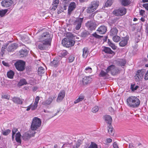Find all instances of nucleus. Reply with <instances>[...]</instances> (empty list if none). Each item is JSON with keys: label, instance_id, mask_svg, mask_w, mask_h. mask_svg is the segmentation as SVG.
Listing matches in <instances>:
<instances>
[{"label": "nucleus", "instance_id": "nucleus-1", "mask_svg": "<svg viewBox=\"0 0 148 148\" xmlns=\"http://www.w3.org/2000/svg\"><path fill=\"white\" fill-rule=\"evenodd\" d=\"M52 37V35L48 32L42 34L38 37V41L36 43L37 48L40 50L45 49L47 46L50 44Z\"/></svg>", "mask_w": 148, "mask_h": 148}, {"label": "nucleus", "instance_id": "nucleus-2", "mask_svg": "<svg viewBox=\"0 0 148 148\" xmlns=\"http://www.w3.org/2000/svg\"><path fill=\"white\" fill-rule=\"evenodd\" d=\"M140 100L137 97L134 96H131L127 99V103L130 107L136 108L140 105Z\"/></svg>", "mask_w": 148, "mask_h": 148}, {"label": "nucleus", "instance_id": "nucleus-3", "mask_svg": "<svg viewBox=\"0 0 148 148\" xmlns=\"http://www.w3.org/2000/svg\"><path fill=\"white\" fill-rule=\"evenodd\" d=\"M41 121L40 119L37 117H34L33 119L31 126V129L32 130H36L40 126Z\"/></svg>", "mask_w": 148, "mask_h": 148}, {"label": "nucleus", "instance_id": "nucleus-4", "mask_svg": "<svg viewBox=\"0 0 148 148\" xmlns=\"http://www.w3.org/2000/svg\"><path fill=\"white\" fill-rule=\"evenodd\" d=\"M25 62L22 60H18L14 64L16 69L20 71H22L25 69Z\"/></svg>", "mask_w": 148, "mask_h": 148}, {"label": "nucleus", "instance_id": "nucleus-5", "mask_svg": "<svg viewBox=\"0 0 148 148\" xmlns=\"http://www.w3.org/2000/svg\"><path fill=\"white\" fill-rule=\"evenodd\" d=\"M146 70L144 69H141L138 70L136 73L134 77L135 80L138 81L142 79L145 73Z\"/></svg>", "mask_w": 148, "mask_h": 148}, {"label": "nucleus", "instance_id": "nucleus-6", "mask_svg": "<svg viewBox=\"0 0 148 148\" xmlns=\"http://www.w3.org/2000/svg\"><path fill=\"white\" fill-rule=\"evenodd\" d=\"M75 42L69 38H65L62 41L63 45L67 47H69L74 45Z\"/></svg>", "mask_w": 148, "mask_h": 148}, {"label": "nucleus", "instance_id": "nucleus-7", "mask_svg": "<svg viewBox=\"0 0 148 148\" xmlns=\"http://www.w3.org/2000/svg\"><path fill=\"white\" fill-rule=\"evenodd\" d=\"M83 18H77L74 21L73 24L75 26V29L77 30H79L81 28Z\"/></svg>", "mask_w": 148, "mask_h": 148}, {"label": "nucleus", "instance_id": "nucleus-8", "mask_svg": "<svg viewBox=\"0 0 148 148\" xmlns=\"http://www.w3.org/2000/svg\"><path fill=\"white\" fill-rule=\"evenodd\" d=\"M107 72L110 71L113 75L116 74L119 71L118 69L114 65H112L109 66L106 70Z\"/></svg>", "mask_w": 148, "mask_h": 148}, {"label": "nucleus", "instance_id": "nucleus-9", "mask_svg": "<svg viewBox=\"0 0 148 148\" xmlns=\"http://www.w3.org/2000/svg\"><path fill=\"white\" fill-rule=\"evenodd\" d=\"M126 12V9L124 8H123L114 10L113 13L117 16H121L125 14Z\"/></svg>", "mask_w": 148, "mask_h": 148}, {"label": "nucleus", "instance_id": "nucleus-10", "mask_svg": "<svg viewBox=\"0 0 148 148\" xmlns=\"http://www.w3.org/2000/svg\"><path fill=\"white\" fill-rule=\"evenodd\" d=\"M86 26L90 30L95 29L96 27L95 23L91 21H88L86 24Z\"/></svg>", "mask_w": 148, "mask_h": 148}, {"label": "nucleus", "instance_id": "nucleus-11", "mask_svg": "<svg viewBox=\"0 0 148 148\" xmlns=\"http://www.w3.org/2000/svg\"><path fill=\"white\" fill-rule=\"evenodd\" d=\"M65 92L64 90H62L59 93L57 99L58 102L61 101L65 97Z\"/></svg>", "mask_w": 148, "mask_h": 148}, {"label": "nucleus", "instance_id": "nucleus-12", "mask_svg": "<svg viewBox=\"0 0 148 148\" xmlns=\"http://www.w3.org/2000/svg\"><path fill=\"white\" fill-rule=\"evenodd\" d=\"M2 5L5 7L10 6L12 3L11 0H3L1 2Z\"/></svg>", "mask_w": 148, "mask_h": 148}, {"label": "nucleus", "instance_id": "nucleus-13", "mask_svg": "<svg viewBox=\"0 0 148 148\" xmlns=\"http://www.w3.org/2000/svg\"><path fill=\"white\" fill-rule=\"evenodd\" d=\"M106 30L107 28L106 27L104 26H101L99 27L97 31L98 33L102 34H104L106 32Z\"/></svg>", "mask_w": 148, "mask_h": 148}, {"label": "nucleus", "instance_id": "nucleus-14", "mask_svg": "<svg viewBox=\"0 0 148 148\" xmlns=\"http://www.w3.org/2000/svg\"><path fill=\"white\" fill-rule=\"evenodd\" d=\"M76 7V4L75 2H72L70 3L68 9V13L69 14H70L72 11L75 9Z\"/></svg>", "mask_w": 148, "mask_h": 148}, {"label": "nucleus", "instance_id": "nucleus-15", "mask_svg": "<svg viewBox=\"0 0 148 148\" xmlns=\"http://www.w3.org/2000/svg\"><path fill=\"white\" fill-rule=\"evenodd\" d=\"M18 47L16 43H13L8 46V51L11 52L13 51L16 49Z\"/></svg>", "mask_w": 148, "mask_h": 148}, {"label": "nucleus", "instance_id": "nucleus-16", "mask_svg": "<svg viewBox=\"0 0 148 148\" xmlns=\"http://www.w3.org/2000/svg\"><path fill=\"white\" fill-rule=\"evenodd\" d=\"M128 40L127 37L123 38L119 43L120 46L122 47L125 46L127 44Z\"/></svg>", "mask_w": 148, "mask_h": 148}, {"label": "nucleus", "instance_id": "nucleus-17", "mask_svg": "<svg viewBox=\"0 0 148 148\" xmlns=\"http://www.w3.org/2000/svg\"><path fill=\"white\" fill-rule=\"evenodd\" d=\"M92 78L90 77H84L83 78L82 82L84 84H87L90 82Z\"/></svg>", "mask_w": 148, "mask_h": 148}, {"label": "nucleus", "instance_id": "nucleus-18", "mask_svg": "<svg viewBox=\"0 0 148 148\" xmlns=\"http://www.w3.org/2000/svg\"><path fill=\"white\" fill-rule=\"evenodd\" d=\"M55 98V97L53 96H50L45 101L44 103V104L45 105L50 104Z\"/></svg>", "mask_w": 148, "mask_h": 148}, {"label": "nucleus", "instance_id": "nucleus-19", "mask_svg": "<svg viewBox=\"0 0 148 148\" xmlns=\"http://www.w3.org/2000/svg\"><path fill=\"white\" fill-rule=\"evenodd\" d=\"M12 101L15 103L17 104H22L23 103V100L17 97H14L12 98Z\"/></svg>", "mask_w": 148, "mask_h": 148}, {"label": "nucleus", "instance_id": "nucleus-20", "mask_svg": "<svg viewBox=\"0 0 148 148\" xmlns=\"http://www.w3.org/2000/svg\"><path fill=\"white\" fill-rule=\"evenodd\" d=\"M104 119L107 123L110 124H111L112 121V117L108 115H105L104 117Z\"/></svg>", "mask_w": 148, "mask_h": 148}, {"label": "nucleus", "instance_id": "nucleus-21", "mask_svg": "<svg viewBox=\"0 0 148 148\" xmlns=\"http://www.w3.org/2000/svg\"><path fill=\"white\" fill-rule=\"evenodd\" d=\"M118 32V29L116 27H113L111 29L110 34L111 36L116 35L117 34Z\"/></svg>", "mask_w": 148, "mask_h": 148}, {"label": "nucleus", "instance_id": "nucleus-22", "mask_svg": "<svg viewBox=\"0 0 148 148\" xmlns=\"http://www.w3.org/2000/svg\"><path fill=\"white\" fill-rule=\"evenodd\" d=\"M28 52L25 49H21L19 51V56L20 57H23L27 56Z\"/></svg>", "mask_w": 148, "mask_h": 148}, {"label": "nucleus", "instance_id": "nucleus-23", "mask_svg": "<svg viewBox=\"0 0 148 148\" xmlns=\"http://www.w3.org/2000/svg\"><path fill=\"white\" fill-rule=\"evenodd\" d=\"M99 5V2L98 1H94L91 3L90 6H92L95 10L97 9Z\"/></svg>", "mask_w": 148, "mask_h": 148}, {"label": "nucleus", "instance_id": "nucleus-24", "mask_svg": "<svg viewBox=\"0 0 148 148\" xmlns=\"http://www.w3.org/2000/svg\"><path fill=\"white\" fill-rule=\"evenodd\" d=\"M82 57L84 58H86L88 55L89 52L88 48L86 47L82 49Z\"/></svg>", "mask_w": 148, "mask_h": 148}, {"label": "nucleus", "instance_id": "nucleus-25", "mask_svg": "<svg viewBox=\"0 0 148 148\" xmlns=\"http://www.w3.org/2000/svg\"><path fill=\"white\" fill-rule=\"evenodd\" d=\"M59 60H58L57 58H55L51 62V65L53 66H57L59 64Z\"/></svg>", "mask_w": 148, "mask_h": 148}, {"label": "nucleus", "instance_id": "nucleus-26", "mask_svg": "<svg viewBox=\"0 0 148 148\" xmlns=\"http://www.w3.org/2000/svg\"><path fill=\"white\" fill-rule=\"evenodd\" d=\"M21 134L19 132L16 133V140L17 143L20 144H21Z\"/></svg>", "mask_w": 148, "mask_h": 148}, {"label": "nucleus", "instance_id": "nucleus-27", "mask_svg": "<svg viewBox=\"0 0 148 148\" xmlns=\"http://www.w3.org/2000/svg\"><path fill=\"white\" fill-rule=\"evenodd\" d=\"M103 51L106 53H110L111 54H114V52L112 51L111 49L109 47H104Z\"/></svg>", "mask_w": 148, "mask_h": 148}, {"label": "nucleus", "instance_id": "nucleus-28", "mask_svg": "<svg viewBox=\"0 0 148 148\" xmlns=\"http://www.w3.org/2000/svg\"><path fill=\"white\" fill-rule=\"evenodd\" d=\"M14 75V73L12 70L8 71L7 73L8 77L10 79H12Z\"/></svg>", "mask_w": 148, "mask_h": 148}, {"label": "nucleus", "instance_id": "nucleus-29", "mask_svg": "<svg viewBox=\"0 0 148 148\" xmlns=\"http://www.w3.org/2000/svg\"><path fill=\"white\" fill-rule=\"evenodd\" d=\"M84 98V97L83 95H80L79 96L78 98L74 101V103L76 104L79 103L83 100Z\"/></svg>", "mask_w": 148, "mask_h": 148}, {"label": "nucleus", "instance_id": "nucleus-30", "mask_svg": "<svg viewBox=\"0 0 148 148\" xmlns=\"http://www.w3.org/2000/svg\"><path fill=\"white\" fill-rule=\"evenodd\" d=\"M59 3V0H54L52 3V8L55 10L57 8L58 5Z\"/></svg>", "mask_w": 148, "mask_h": 148}, {"label": "nucleus", "instance_id": "nucleus-31", "mask_svg": "<svg viewBox=\"0 0 148 148\" xmlns=\"http://www.w3.org/2000/svg\"><path fill=\"white\" fill-rule=\"evenodd\" d=\"M119 65L121 66H124L126 63V61L124 59H119L118 60Z\"/></svg>", "mask_w": 148, "mask_h": 148}, {"label": "nucleus", "instance_id": "nucleus-32", "mask_svg": "<svg viewBox=\"0 0 148 148\" xmlns=\"http://www.w3.org/2000/svg\"><path fill=\"white\" fill-rule=\"evenodd\" d=\"M108 44L109 46L111 47L112 49H116V46L109 39L108 40Z\"/></svg>", "mask_w": 148, "mask_h": 148}, {"label": "nucleus", "instance_id": "nucleus-33", "mask_svg": "<svg viewBox=\"0 0 148 148\" xmlns=\"http://www.w3.org/2000/svg\"><path fill=\"white\" fill-rule=\"evenodd\" d=\"M45 70L43 67H39L38 69V73L40 75H41L42 74L45 73Z\"/></svg>", "mask_w": 148, "mask_h": 148}, {"label": "nucleus", "instance_id": "nucleus-34", "mask_svg": "<svg viewBox=\"0 0 148 148\" xmlns=\"http://www.w3.org/2000/svg\"><path fill=\"white\" fill-rule=\"evenodd\" d=\"M27 82L26 81L25 79H21L18 83V85L19 86H22L24 85L27 84Z\"/></svg>", "mask_w": 148, "mask_h": 148}, {"label": "nucleus", "instance_id": "nucleus-35", "mask_svg": "<svg viewBox=\"0 0 148 148\" xmlns=\"http://www.w3.org/2000/svg\"><path fill=\"white\" fill-rule=\"evenodd\" d=\"M108 131L110 135H113L114 131L113 130L112 126L111 125H110L109 126L108 128Z\"/></svg>", "mask_w": 148, "mask_h": 148}, {"label": "nucleus", "instance_id": "nucleus-36", "mask_svg": "<svg viewBox=\"0 0 148 148\" xmlns=\"http://www.w3.org/2000/svg\"><path fill=\"white\" fill-rule=\"evenodd\" d=\"M108 72H107V71L106 72L102 70L101 71L99 75L100 77H107L108 76Z\"/></svg>", "mask_w": 148, "mask_h": 148}, {"label": "nucleus", "instance_id": "nucleus-37", "mask_svg": "<svg viewBox=\"0 0 148 148\" xmlns=\"http://www.w3.org/2000/svg\"><path fill=\"white\" fill-rule=\"evenodd\" d=\"M31 136L29 132L28 133H25L23 136V139L26 140L28 139Z\"/></svg>", "mask_w": 148, "mask_h": 148}, {"label": "nucleus", "instance_id": "nucleus-38", "mask_svg": "<svg viewBox=\"0 0 148 148\" xmlns=\"http://www.w3.org/2000/svg\"><path fill=\"white\" fill-rule=\"evenodd\" d=\"M112 3V0H108L105 3V6L106 7L110 6Z\"/></svg>", "mask_w": 148, "mask_h": 148}, {"label": "nucleus", "instance_id": "nucleus-39", "mask_svg": "<svg viewBox=\"0 0 148 148\" xmlns=\"http://www.w3.org/2000/svg\"><path fill=\"white\" fill-rule=\"evenodd\" d=\"M95 10L94 9L92 6L90 5L87 9L86 11L87 13H90L93 12Z\"/></svg>", "mask_w": 148, "mask_h": 148}, {"label": "nucleus", "instance_id": "nucleus-40", "mask_svg": "<svg viewBox=\"0 0 148 148\" xmlns=\"http://www.w3.org/2000/svg\"><path fill=\"white\" fill-rule=\"evenodd\" d=\"M112 39L115 42H118L120 40V37L117 36H114L112 38Z\"/></svg>", "mask_w": 148, "mask_h": 148}, {"label": "nucleus", "instance_id": "nucleus-41", "mask_svg": "<svg viewBox=\"0 0 148 148\" xmlns=\"http://www.w3.org/2000/svg\"><path fill=\"white\" fill-rule=\"evenodd\" d=\"M8 10L5 9L0 10V16L1 17H3L4 16L5 14L7 12Z\"/></svg>", "mask_w": 148, "mask_h": 148}, {"label": "nucleus", "instance_id": "nucleus-42", "mask_svg": "<svg viewBox=\"0 0 148 148\" xmlns=\"http://www.w3.org/2000/svg\"><path fill=\"white\" fill-rule=\"evenodd\" d=\"M31 107V110H36L38 106V104L34 103L33 104H31L30 105Z\"/></svg>", "mask_w": 148, "mask_h": 148}, {"label": "nucleus", "instance_id": "nucleus-43", "mask_svg": "<svg viewBox=\"0 0 148 148\" xmlns=\"http://www.w3.org/2000/svg\"><path fill=\"white\" fill-rule=\"evenodd\" d=\"M89 34L86 31H84L82 32L81 34V36L82 37H85Z\"/></svg>", "mask_w": 148, "mask_h": 148}, {"label": "nucleus", "instance_id": "nucleus-44", "mask_svg": "<svg viewBox=\"0 0 148 148\" xmlns=\"http://www.w3.org/2000/svg\"><path fill=\"white\" fill-rule=\"evenodd\" d=\"M122 4L124 6H126L129 5V1L128 0H122Z\"/></svg>", "mask_w": 148, "mask_h": 148}, {"label": "nucleus", "instance_id": "nucleus-45", "mask_svg": "<svg viewBox=\"0 0 148 148\" xmlns=\"http://www.w3.org/2000/svg\"><path fill=\"white\" fill-rule=\"evenodd\" d=\"M60 54L62 56H64L67 55L68 54L67 51L65 50H63L60 52Z\"/></svg>", "mask_w": 148, "mask_h": 148}, {"label": "nucleus", "instance_id": "nucleus-46", "mask_svg": "<svg viewBox=\"0 0 148 148\" xmlns=\"http://www.w3.org/2000/svg\"><path fill=\"white\" fill-rule=\"evenodd\" d=\"M89 148H98L97 145L95 143L92 142Z\"/></svg>", "mask_w": 148, "mask_h": 148}, {"label": "nucleus", "instance_id": "nucleus-47", "mask_svg": "<svg viewBox=\"0 0 148 148\" xmlns=\"http://www.w3.org/2000/svg\"><path fill=\"white\" fill-rule=\"evenodd\" d=\"M99 108L97 106H96L92 109V111L93 112H96L98 111Z\"/></svg>", "mask_w": 148, "mask_h": 148}, {"label": "nucleus", "instance_id": "nucleus-48", "mask_svg": "<svg viewBox=\"0 0 148 148\" xmlns=\"http://www.w3.org/2000/svg\"><path fill=\"white\" fill-rule=\"evenodd\" d=\"M92 71V69L89 67L86 68L85 69V72L86 73H90Z\"/></svg>", "mask_w": 148, "mask_h": 148}, {"label": "nucleus", "instance_id": "nucleus-49", "mask_svg": "<svg viewBox=\"0 0 148 148\" xmlns=\"http://www.w3.org/2000/svg\"><path fill=\"white\" fill-rule=\"evenodd\" d=\"M135 42L138 43L140 40V36L139 35H136L135 36Z\"/></svg>", "mask_w": 148, "mask_h": 148}, {"label": "nucleus", "instance_id": "nucleus-50", "mask_svg": "<svg viewBox=\"0 0 148 148\" xmlns=\"http://www.w3.org/2000/svg\"><path fill=\"white\" fill-rule=\"evenodd\" d=\"M31 130L29 132V133L30 135L32 137L34 136L35 133L36 132H35V131L36 130H31Z\"/></svg>", "mask_w": 148, "mask_h": 148}, {"label": "nucleus", "instance_id": "nucleus-51", "mask_svg": "<svg viewBox=\"0 0 148 148\" xmlns=\"http://www.w3.org/2000/svg\"><path fill=\"white\" fill-rule=\"evenodd\" d=\"M10 132V130H7L5 131H3V134L4 135H7Z\"/></svg>", "mask_w": 148, "mask_h": 148}, {"label": "nucleus", "instance_id": "nucleus-52", "mask_svg": "<svg viewBox=\"0 0 148 148\" xmlns=\"http://www.w3.org/2000/svg\"><path fill=\"white\" fill-rule=\"evenodd\" d=\"M17 131V129L16 128H14L12 130V138L13 139L14 138V134H15L16 132Z\"/></svg>", "mask_w": 148, "mask_h": 148}, {"label": "nucleus", "instance_id": "nucleus-53", "mask_svg": "<svg viewBox=\"0 0 148 148\" xmlns=\"http://www.w3.org/2000/svg\"><path fill=\"white\" fill-rule=\"evenodd\" d=\"M92 35L95 37L97 38H100L102 37L101 36H100L97 34L96 33H94L92 34Z\"/></svg>", "mask_w": 148, "mask_h": 148}, {"label": "nucleus", "instance_id": "nucleus-54", "mask_svg": "<svg viewBox=\"0 0 148 148\" xmlns=\"http://www.w3.org/2000/svg\"><path fill=\"white\" fill-rule=\"evenodd\" d=\"M74 59V57L72 56H70L69 58V62H72Z\"/></svg>", "mask_w": 148, "mask_h": 148}, {"label": "nucleus", "instance_id": "nucleus-55", "mask_svg": "<svg viewBox=\"0 0 148 148\" xmlns=\"http://www.w3.org/2000/svg\"><path fill=\"white\" fill-rule=\"evenodd\" d=\"M39 99H40L39 97L38 96H36L35 98V101H34V103H36L37 104H38Z\"/></svg>", "mask_w": 148, "mask_h": 148}, {"label": "nucleus", "instance_id": "nucleus-56", "mask_svg": "<svg viewBox=\"0 0 148 148\" xmlns=\"http://www.w3.org/2000/svg\"><path fill=\"white\" fill-rule=\"evenodd\" d=\"M80 143L79 142V141L78 140L77 143H76L74 147V148H77L79 146Z\"/></svg>", "mask_w": 148, "mask_h": 148}, {"label": "nucleus", "instance_id": "nucleus-57", "mask_svg": "<svg viewBox=\"0 0 148 148\" xmlns=\"http://www.w3.org/2000/svg\"><path fill=\"white\" fill-rule=\"evenodd\" d=\"M144 75V79L145 80H148V72H145V74Z\"/></svg>", "mask_w": 148, "mask_h": 148}, {"label": "nucleus", "instance_id": "nucleus-58", "mask_svg": "<svg viewBox=\"0 0 148 148\" xmlns=\"http://www.w3.org/2000/svg\"><path fill=\"white\" fill-rule=\"evenodd\" d=\"M134 86H133L132 85L131 86V89L133 91H134L135 90H136L138 87V86H136L134 88Z\"/></svg>", "mask_w": 148, "mask_h": 148}, {"label": "nucleus", "instance_id": "nucleus-59", "mask_svg": "<svg viewBox=\"0 0 148 148\" xmlns=\"http://www.w3.org/2000/svg\"><path fill=\"white\" fill-rule=\"evenodd\" d=\"M2 63L5 66H9V65L8 63L5 62V61H2Z\"/></svg>", "mask_w": 148, "mask_h": 148}, {"label": "nucleus", "instance_id": "nucleus-60", "mask_svg": "<svg viewBox=\"0 0 148 148\" xmlns=\"http://www.w3.org/2000/svg\"><path fill=\"white\" fill-rule=\"evenodd\" d=\"M67 37L72 38L73 37V35L71 33H67Z\"/></svg>", "mask_w": 148, "mask_h": 148}, {"label": "nucleus", "instance_id": "nucleus-61", "mask_svg": "<svg viewBox=\"0 0 148 148\" xmlns=\"http://www.w3.org/2000/svg\"><path fill=\"white\" fill-rule=\"evenodd\" d=\"M143 6L146 9L148 10V4L145 3L143 5Z\"/></svg>", "mask_w": 148, "mask_h": 148}, {"label": "nucleus", "instance_id": "nucleus-62", "mask_svg": "<svg viewBox=\"0 0 148 148\" xmlns=\"http://www.w3.org/2000/svg\"><path fill=\"white\" fill-rule=\"evenodd\" d=\"M145 13V11L143 10H141L140 12V14L143 16Z\"/></svg>", "mask_w": 148, "mask_h": 148}, {"label": "nucleus", "instance_id": "nucleus-63", "mask_svg": "<svg viewBox=\"0 0 148 148\" xmlns=\"http://www.w3.org/2000/svg\"><path fill=\"white\" fill-rule=\"evenodd\" d=\"M113 146L114 148H119L117 144L115 143H114Z\"/></svg>", "mask_w": 148, "mask_h": 148}, {"label": "nucleus", "instance_id": "nucleus-64", "mask_svg": "<svg viewBox=\"0 0 148 148\" xmlns=\"http://www.w3.org/2000/svg\"><path fill=\"white\" fill-rule=\"evenodd\" d=\"M3 97V98L8 99L10 98V97L8 95H5Z\"/></svg>", "mask_w": 148, "mask_h": 148}]
</instances>
